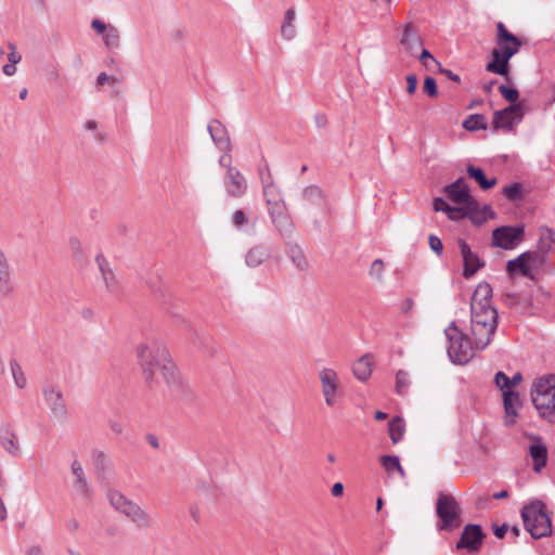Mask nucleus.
<instances>
[{"mask_svg":"<svg viewBox=\"0 0 555 555\" xmlns=\"http://www.w3.org/2000/svg\"><path fill=\"white\" fill-rule=\"evenodd\" d=\"M380 462L384 468L388 472L397 470L401 477H405V472L400 464V460L397 455H383Z\"/></svg>","mask_w":555,"mask_h":555,"instance_id":"nucleus-36","label":"nucleus"},{"mask_svg":"<svg viewBox=\"0 0 555 555\" xmlns=\"http://www.w3.org/2000/svg\"><path fill=\"white\" fill-rule=\"evenodd\" d=\"M231 162H232V157L230 154H224L222 155L220 158H219V165L224 167L227 169V171L229 170V168H233L231 166Z\"/></svg>","mask_w":555,"mask_h":555,"instance_id":"nucleus-61","label":"nucleus"},{"mask_svg":"<svg viewBox=\"0 0 555 555\" xmlns=\"http://www.w3.org/2000/svg\"><path fill=\"white\" fill-rule=\"evenodd\" d=\"M410 386V377L408 372L405 371H398L396 375V391L398 395H405L408 391V388Z\"/></svg>","mask_w":555,"mask_h":555,"instance_id":"nucleus-39","label":"nucleus"},{"mask_svg":"<svg viewBox=\"0 0 555 555\" xmlns=\"http://www.w3.org/2000/svg\"><path fill=\"white\" fill-rule=\"evenodd\" d=\"M528 452L533 460V469L540 472L547 460V448L540 437H532V441L528 448Z\"/></svg>","mask_w":555,"mask_h":555,"instance_id":"nucleus-20","label":"nucleus"},{"mask_svg":"<svg viewBox=\"0 0 555 555\" xmlns=\"http://www.w3.org/2000/svg\"><path fill=\"white\" fill-rule=\"evenodd\" d=\"M258 175L262 186V195L272 224L281 237L285 240L291 238L294 233L295 225L288 214L281 190L275 183L267 163L259 166Z\"/></svg>","mask_w":555,"mask_h":555,"instance_id":"nucleus-3","label":"nucleus"},{"mask_svg":"<svg viewBox=\"0 0 555 555\" xmlns=\"http://www.w3.org/2000/svg\"><path fill=\"white\" fill-rule=\"evenodd\" d=\"M10 369H11V373H12V377L14 379L15 386L18 389H24L27 385V378L23 372L22 366L15 359H12L10 361Z\"/></svg>","mask_w":555,"mask_h":555,"instance_id":"nucleus-35","label":"nucleus"},{"mask_svg":"<svg viewBox=\"0 0 555 555\" xmlns=\"http://www.w3.org/2000/svg\"><path fill=\"white\" fill-rule=\"evenodd\" d=\"M485 534L479 525H467L464 527L461 538L456 544L457 548H468L470 551H477L481 544Z\"/></svg>","mask_w":555,"mask_h":555,"instance_id":"nucleus-16","label":"nucleus"},{"mask_svg":"<svg viewBox=\"0 0 555 555\" xmlns=\"http://www.w3.org/2000/svg\"><path fill=\"white\" fill-rule=\"evenodd\" d=\"M137 357L145 382L153 387L160 379L168 386L178 382L179 374L166 346L157 340L143 341L137 347Z\"/></svg>","mask_w":555,"mask_h":555,"instance_id":"nucleus-1","label":"nucleus"},{"mask_svg":"<svg viewBox=\"0 0 555 555\" xmlns=\"http://www.w3.org/2000/svg\"><path fill=\"white\" fill-rule=\"evenodd\" d=\"M116 82V78L115 77H109L106 73H101L98 78H96V82L98 85L100 86H103L105 83H109V82Z\"/></svg>","mask_w":555,"mask_h":555,"instance_id":"nucleus-60","label":"nucleus"},{"mask_svg":"<svg viewBox=\"0 0 555 555\" xmlns=\"http://www.w3.org/2000/svg\"><path fill=\"white\" fill-rule=\"evenodd\" d=\"M224 188L229 196L240 198L247 191V180L236 168H229L224 178Z\"/></svg>","mask_w":555,"mask_h":555,"instance_id":"nucleus-15","label":"nucleus"},{"mask_svg":"<svg viewBox=\"0 0 555 555\" xmlns=\"http://www.w3.org/2000/svg\"><path fill=\"white\" fill-rule=\"evenodd\" d=\"M8 61L11 64H18L22 61V54L18 51L9 52Z\"/></svg>","mask_w":555,"mask_h":555,"instance_id":"nucleus-62","label":"nucleus"},{"mask_svg":"<svg viewBox=\"0 0 555 555\" xmlns=\"http://www.w3.org/2000/svg\"><path fill=\"white\" fill-rule=\"evenodd\" d=\"M288 255L295 266L300 270H306L308 267L307 259L302 250L297 245H291L288 248Z\"/></svg>","mask_w":555,"mask_h":555,"instance_id":"nucleus-37","label":"nucleus"},{"mask_svg":"<svg viewBox=\"0 0 555 555\" xmlns=\"http://www.w3.org/2000/svg\"><path fill=\"white\" fill-rule=\"evenodd\" d=\"M524 255L534 273L537 270H539L543 267V264L546 261L547 254H545L544 251H542L538 248V250H534V251H526V253H524Z\"/></svg>","mask_w":555,"mask_h":555,"instance_id":"nucleus-34","label":"nucleus"},{"mask_svg":"<svg viewBox=\"0 0 555 555\" xmlns=\"http://www.w3.org/2000/svg\"><path fill=\"white\" fill-rule=\"evenodd\" d=\"M399 308H400V311L408 315L412 312L413 308H414V301L412 298H404L400 305H399Z\"/></svg>","mask_w":555,"mask_h":555,"instance_id":"nucleus-53","label":"nucleus"},{"mask_svg":"<svg viewBox=\"0 0 555 555\" xmlns=\"http://www.w3.org/2000/svg\"><path fill=\"white\" fill-rule=\"evenodd\" d=\"M70 470L75 477L73 487L76 493L83 499H89L93 491L86 477L81 463L78 460H74L70 465Z\"/></svg>","mask_w":555,"mask_h":555,"instance_id":"nucleus-18","label":"nucleus"},{"mask_svg":"<svg viewBox=\"0 0 555 555\" xmlns=\"http://www.w3.org/2000/svg\"><path fill=\"white\" fill-rule=\"evenodd\" d=\"M446 214L448 215V217L451 220H459V219H462L465 217V210L463 209V206L462 207L449 206Z\"/></svg>","mask_w":555,"mask_h":555,"instance_id":"nucleus-50","label":"nucleus"},{"mask_svg":"<svg viewBox=\"0 0 555 555\" xmlns=\"http://www.w3.org/2000/svg\"><path fill=\"white\" fill-rule=\"evenodd\" d=\"M318 376L321 383L325 404L331 408L336 405L341 396L338 374L333 369L323 367L320 370Z\"/></svg>","mask_w":555,"mask_h":555,"instance_id":"nucleus-11","label":"nucleus"},{"mask_svg":"<svg viewBox=\"0 0 555 555\" xmlns=\"http://www.w3.org/2000/svg\"><path fill=\"white\" fill-rule=\"evenodd\" d=\"M26 555H43V552L39 545H33L28 548Z\"/></svg>","mask_w":555,"mask_h":555,"instance_id":"nucleus-64","label":"nucleus"},{"mask_svg":"<svg viewBox=\"0 0 555 555\" xmlns=\"http://www.w3.org/2000/svg\"><path fill=\"white\" fill-rule=\"evenodd\" d=\"M506 271L511 275L514 274L516 271H519V273L522 276H526V278L531 279V280L534 279V273H533L531 267L529 266V263H528L524 253L520 254L515 259H512V260H509L507 262Z\"/></svg>","mask_w":555,"mask_h":555,"instance_id":"nucleus-26","label":"nucleus"},{"mask_svg":"<svg viewBox=\"0 0 555 555\" xmlns=\"http://www.w3.org/2000/svg\"><path fill=\"white\" fill-rule=\"evenodd\" d=\"M270 256V251L263 245H255L245 256V263L250 268H257L264 262Z\"/></svg>","mask_w":555,"mask_h":555,"instance_id":"nucleus-25","label":"nucleus"},{"mask_svg":"<svg viewBox=\"0 0 555 555\" xmlns=\"http://www.w3.org/2000/svg\"><path fill=\"white\" fill-rule=\"evenodd\" d=\"M423 89H424V92L428 96H430V98H437L438 96L437 83H436V80L433 77L427 76L425 78Z\"/></svg>","mask_w":555,"mask_h":555,"instance_id":"nucleus-47","label":"nucleus"},{"mask_svg":"<svg viewBox=\"0 0 555 555\" xmlns=\"http://www.w3.org/2000/svg\"><path fill=\"white\" fill-rule=\"evenodd\" d=\"M388 431L390 440L393 444H397L403 438L405 431V425L401 417H393L388 424Z\"/></svg>","mask_w":555,"mask_h":555,"instance_id":"nucleus-31","label":"nucleus"},{"mask_svg":"<svg viewBox=\"0 0 555 555\" xmlns=\"http://www.w3.org/2000/svg\"><path fill=\"white\" fill-rule=\"evenodd\" d=\"M487 127H488L487 119L481 114L469 115L463 121V128L468 131L485 130V129H487Z\"/></svg>","mask_w":555,"mask_h":555,"instance_id":"nucleus-33","label":"nucleus"},{"mask_svg":"<svg viewBox=\"0 0 555 555\" xmlns=\"http://www.w3.org/2000/svg\"><path fill=\"white\" fill-rule=\"evenodd\" d=\"M491 298L492 287L486 282L479 283L472 296L470 332L477 349H485L491 343L498 327V312Z\"/></svg>","mask_w":555,"mask_h":555,"instance_id":"nucleus-2","label":"nucleus"},{"mask_svg":"<svg viewBox=\"0 0 555 555\" xmlns=\"http://www.w3.org/2000/svg\"><path fill=\"white\" fill-rule=\"evenodd\" d=\"M436 514L439 518L437 528L440 531H453L462 525V508L456 499L449 493H438Z\"/></svg>","mask_w":555,"mask_h":555,"instance_id":"nucleus-8","label":"nucleus"},{"mask_svg":"<svg viewBox=\"0 0 555 555\" xmlns=\"http://www.w3.org/2000/svg\"><path fill=\"white\" fill-rule=\"evenodd\" d=\"M496 48L492 51V61L486 65L490 73L501 76L508 75V61L518 53L521 41L505 27L504 23H496Z\"/></svg>","mask_w":555,"mask_h":555,"instance_id":"nucleus-4","label":"nucleus"},{"mask_svg":"<svg viewBox=\"0 0 555 555\" xmlns=\"http://www.w3.org/2000/svg\"><path fill=\"white\" fill-rule=\"evenodd\" d=\"M406 91L410 94H413L417 87V77L415 75H409L406 76Z\"/></svg>","mask_w":555,"mask_h":555,"instance_id":"nucleus-55","label":"nucleus"},{"mask_svg":"<svg viewBox=\"0 0 555 555\" xmlns=\"http://www.w3.org/2000/svg\"><path fill=\"white\" fill-rule=\"evenodd\" d=\"M94 461H95L98 469L101 473L107 472V470L112 469V467H113L112 460L103 451L96 452V454L94 456Z\"/></svg>","mask_w":555,"mask_h":555,"instance_id":"nucleus-41","label":"nucleus"},{"mask_svg":"<svg viewBox=\"0 0 555 555\" xmlns=\"http://www.w3.org/2000/svg\"><path fill=\"white\" fill-rule=\"evenodd\" d=\"M43 400L50 411L51 418L57 424H65L69 411L60 386L49 383L42 386Z\"/></svg>","mask_w":555,"mask_h":555,"instance_id":"nucleus-10","label":"nucleus"},{"mask_svg":"<svg viewBox=\"0 0 555 555\" xmlns=\"http://www.w3.org/2000/svg\"><path fill=\"white\" fill-rule=\"evenodd\" d=\"M111 26L112 25H107L99 18H94L91 22L92 29H94L98 34H100L102 36L111 28Z\"/></svg>","mask_w":555,"mask_h":555,"instance_id":"nucleus-51","label":"nucleus"},{"mask_svg":"<svg viewBox=\"0 0 555 555\" xmlns=\"http://www.w3.org/2000/svg\"><path fill=\"white\" fill-rule=\"evenodd\" d=\"M494 383L502 393L505 392V390H512L509 377L504 372L499 371L495 373Z\"/></svg>","mask_w":555,"mask_h":555,"instance_id":"nucleus-46","label":"nucleus"},{"mask_svg":"<svg viewBox=\"0 0 555 555\" xmlns=\"http://www.w3.org/2000/svg\"><path fill=\"white\" fill-rule=\"evenodd\" d=\"M503 405L505 411V423L507 425L515 423V417L517 416V410L521 405L519 393L512 389L505 390L503 392Z\"/></svg>","mask_w":555,"mask_h":555,"instance_id":"nucleus-23","label":"nucleus"},{"mask_svg":"<svg viewBox=\"0 0 555 555\" xmlns=\"http://www.w3.org/2000/svg\"><path fill=\"white\" fill-rule=\"evenodd\" d=\"M103 41L107 49H117L120 43V34L117 27L111 26V28L103 35Z\"/></svg>","mask_w":555,"mask_h":555,"instance_id":"nucleus-38","label":"nucleus"},{"mask_svg":"<svg viewBox=\"0 0 555 555\" xmlns=\"http://www.w3.org/2000/svg\"><path fill=\"white\" fill-rule=\"evenodd\" d=\"M296 18V12L294 9H288L285 12L283 23L281 25V35L286 40H292L296 36V27L294 21Z\"/></svg>","mask_w":555,"mask_h":555,"instance_id":"nucleus-29","label":"nucleus"},{"mask_svg":"<svg viewBox=\"0 0 555 555\" xmlns=\"http://www.w3.org/2000/svg\"><path fill=\"white\" fill-rule=\"evenodd\" d=\"M524 233V225L496 228L492 232V244L503 249H513L522 240Z\"/></svg>","mask_w":555,"mask_h":555,"instance_id":"nucleus-13","label":"nucleus"},{"mask_svg":"<svg viewBox=\"0 0 555 555\" xmlns=\"http://www.w3.org/2000/svg\"><path fill=\"white\" fill-rule=\"evenodd\" d=\"M95 262L100 269L102 280L104 282L105 288L113 294L118 292V283L115 278L114 271L109 267L107 260L103 255H98L95 257Z\"/></svg>","mask_w":555,"mask_h":555,"instance_id":"nucleus-24","label":"nucleus"},{"mask_svg":"<svg viewBox=\"0 0 555 555\" xmlns=\"http://www.w3.org/2000/svg\"><path fill=\"white\" fill-rule=\"evenodd\" d=\"M384 271L385 264L382 259H375L369 270V275L376 280L377 282H383L384 280Z\"/></svg>","mask_w":555,"mask_h":555,"instance_id":"nucleus-40","label":"nucleus"},{"mask_svg":"<svg viewBox=\"0 0 555 555\" xmlns=\"http://www.w3.org/2000/svg\"><path fill=\"white\" fill-rule=\"evenodd\" d=\"M444 194L456 204H463L470 199L469 189L463 178L444 186Z\"/></svg>","mask_w":555,"mask_h":555,"instance_id":"nucleus-22","label":"nucleus"},{"mask_svg":"<svg viewBox=\"0 0 555 555\" xmlns=\"http://www.w3.org/2000/svg\"><path fill=\"white\" fill-rule=\"evenodd\" d=\"M401 44L410 52L413 53L416 46L421 44L420 38L415 36L413 25L406 24L401 38Z\"/></svg>","mask_w":555,"mask_h":555,"instance_id":"nucleus-32","label":"nucleus"},{"mask_svg":"<svg viewBox=\"0 0 555 555\" xmlns=\"http://www.w3.org/2000/svg\"><path fill=\"white\" fill-rule=\"evenodd\" d=\"M449 206L450 205H448L447 202L443 198H441V197H436L434 199V209L436 211H443V212H446L448 210Z\"/></svg>","mask_w":555,"mask_h":555,"instance_id":"nucleus-57","label":"nucleus"},{"mask_svg":"<svg viewBox=\"0 0 555 555\" xmlns=\"http://www.w3.org/2000/svg\"><path fill=\"white\" fill-rule=\"evenodd\" d=\"M331 493L333 496L338 498L344 493V485L341 482H336L333 485L331 489Z\"/></svg>","mask_w":555,"mask_h":555,"instance_id":"nucleus-63","label":"nucleus"},{"mask_svg":"<svg viewBox=\"0 0 555 555\" xmlns=\"http://www.w3.org/2000/svg\"><path fill=\"white\" fill-rule=\"evenodd\" d=\"M499 91L506 101L511 102L512 104H516L515 102L519 98V92L517 89L501 85L499 87Z\"/></svg>","mask_w":555,"mask_h":555,"instance_id":"nucleus-45","label":"nucleus"},{"mask_svg":"<svg viewBox=\"0 0 555 555\" xmlns=\"http://www.w3.org/2000/svg\"><path fill=\"white\" fill-rule=\"evenodd\" d=\"M418 60L421 62L424 63L425 66H428V64L426 63V60H430L433 61L435 64H437L438 66H440V63L430 54V52L426 49H423L422 50V53L421 55L418 56Z\"/></svg>","mask_w":555,"mask_h":555,"instance_id":"nucleus-58","label":"nucleus"},{"mask_svg":"<svg viewBox=\"0 0 555 555\" xmlns=\"http://www.w3.org/2000/svg\"><path fill=\"white\" fill-rule=\"evenodd\" d=\"M449 340L448 356L453 363L466 364L474 357V346L468 336L452 322L444 331Z\"/></svg>","mask_w":555,"mask_h":555,"instance_id":"nucleus-9","label":"nucleus"},{"mask_svg":"<svg viewBox=\"0 0 555 555\" xmlns=\"http://www.w3.org/2000/svg\"><path fill=\"white\" fill-rule=\"evenodd\" d=\"M107 499L112 507L124 515L128 520L135 524L138 527H149L152 524L151 515L141 507L137 502L127 498L118 490H109Z\"/></svg>","mask_w":555,"mask_h":555,"instance_id":"nucleus-6","label":"nucleus"},{"mask_svg":"<svg viewBox=\"0 0 555 555\" xmlns=\"http://www.w3.org/2000/svg\"><path fill=\"white\" fill-rule=\"evenodd\" d=\"M502 193L507 199L517 201L522 196V186L520 183H513L505 186Z\"/></svg>","mask_w":555,"mask_h":555,"instance_id":"nucleus-43","label":"nucleus"},{"mask_svg":"<svg viewBox=\"0 0 555 555\" xmlns=\"http://www.w3.org/2000/svg\"><path fill=\"white\" fill-rule=\"evenodd\" d=\"M68 244L75 255H77V256L82 255V244L78 237L72 236L68 241Z\"/></svg>","mask_w":555,"mask_h":555,"instance_id":"nucleus-52","label":"nucleus"},{"mask_svg":"<svg viewBox=\"0 0 555 555\" xmlns=\"http://www.w3.org/2000/svg\"><path fill=\"white\" fill-rule=\"evenodd\" d=\"M469 219H470V221H472L474 224H476V225H480V224H482L483 222H486V221H487L488 216H487V215H485V212H483V211H480V210H479V211H477V212L475 211V212H474V215H472V216L469 217Z\"/></svg>","mask_w":555,"mask_h":555,"instance_id":"nucleus-54","label":"nucleus"},{"mask_svg":"<svg viewBox=\"0 0 555 555\" xmlns=\"http://www.w3.org/2000/svg\"><path fill=\"white\" fill-rule=\"evenodd\" d=\"M428 243H429V247L430 249L437 254L438 256H440L442 254V249H443V244L441 242V240L434 235V234H430L429 237H428Z\"/></svg>","mask_w":555,"mask_h":555,"instance_id":"nucleus-48","label":"nucleus"},{"mask_svg":"<svg viewBox=\"0 0 555 555\" xmlns=\"http://www.w3.org/2000/svg\"><path fill=\"white\" fill-rule=\"evenodd\" d=\"M530 395L538 415L547 423L555 424V374L534 378Z\"/></svg>","mask_w":555,"mask_h":555,"instance_id":"nucleus-5","label":"nucleus"},{"mask_svg":"<svg viewBox=\"0 0 555 555\" xmlns=\"http://www.w3.org/2000/svg\"><path fill=\"white\" fill-rule=\"evenodd\" d=\"M352 372L356 378L365 382L372 374V362L369 354H364L357 360L352 366Z\"/></svg>","mask_w":555,"mask_h":555,"instance_id":"nucleus-28","label":"nucleus"},{"mask_svg":"<svg viewBox=\"0 0 555 555\" xmlns=\"http://www.w3.org/2000/svg\"><path fill=\"white\" fill-rule=\"evenodd\" d=\"M16 291V283L14 280L11 264L0 248V296L11 297Z\"/></svg>","mask_w":555,"mask_h":555,"instance_id":"nucleus-14","label":"nucleus"},{"mask_svg":"<svg viewBox=\"0 0 555 555\" xmlns=\"http://www.w3.org/2000/svg\"><path fill=\"white\" fill-rule=\"evenodd\" d=\"M459 246L464 262L463 275L469 279L483 267V262L479 259L477 254L472 251L469 245L464 240H459Z\"/></svg>","mask_w":555,"mask_h":555,"instance_id":"nucleus-17","label":"nucleus"},{"mask_svg":"<svg viewBox=\"0 0 555 555\" xmlns=\"http://www.w3.org/2000/svg\"><path fill=\"white\" fill-rule=\"evenodd\" d=\"M463 205V209L465 210V217L468 218L472 215H474L475 211L477 212L480 210L478 203L472 196L468 202H464Z\"/></svg>","mask_w":555,"mask_h":555,"instance_id":"nucleus-49","label":"nucleus"},{"mask_svg":"<svg viewBox=\"0 0 555 555\" xmlns=\"http://www.w3.org/2000/svg\"><path fill=\"white\" fill-rule=\"evenodd\" d=\"M108 426L109 429L116 435H121L124 433V425L117 420H109Z\"/></svg>","mask_w":555,"mask_h":555,"instance_id":"nucleus-56","label":"nucleus"},{"mask_svg":"<svg viewBox=\"0 0 555 555\" xmlns=\"http://www.w3.org/2000/svg\"><path fill=\"white\" fill-rule=\"evenodd\" d=\"M521 518L526 530L533 539L546 537L552 531L551 518L541 501L532 502L522 507Z\"/></svg>","mask_w":555,"mask_h":555,"instance_id":"nucleus-7","label":"nucleus"},{"mask_svg":"<svg viewBox=\"0 0 555 555\" xmlns=\"http://www.w3.org/2000/svg\"><path fill=\"white\" fill-rule=\"evenodd\" d=\"M304 197L310 203H319L323 198L322 190L317 185H310L304 190Z\"/></svg>","mask_w":555,"mask_h":555,"instance_id":"nucleus-42","label":"nucleus"},{"mask_svg":"<svg viewBox=\"0 0 555 555\" xmlns=\"http://www.w3.org/2000/svg\"><path fill=\"white\" fill-rule=\"evenodd\" d=\"M249 222L248 217L242 209H237L232 215V223L238 231H243Z\"/></svg>","mask_w":555,"mask_h":555,"instance_id":"nucleus-44","label":"nucleus"},{"mask_svg":"<svg viewBox=\"0 0 555 555\" xmlns=\"http://www.w3.org/2000/svg\"><path fill=\"white\" fill-rule=\"evenodd\" d=\"M466 171L469 178L474 179L482 190H489L493 188L498 182L496 178L494 177L490 179L487 178L483 170L479 167L468 165Z\"/></svg>","mask_w":555,"mask_h":555,"instance_id":"nucleus-27","label":"nucleus"},{"mask_svg":"<svg viewBox=\"0 0 555 555\" xmlns=\"http://www.w3.org/2000/svg\"><path fill=\"white\" fill-rule=\"evenodd\" d=\"M0 444L11 456H20L21 447L18 438L10 425H5L0 429Z\"/></svg>","mask_w":555,"mask_h":555,"instance_id":"nucleus-21","label":"nucleus"},{"mask_svg":"<svg viewBox=\"0 0 555 555\" xmlns=\"http://www.w3.org/2000/svg\"><path fill=\"white\" fill-rule=\"evenodd\" d=\"M524 117V109L520 103L511 104L509 106L496 111L493 114L492 127L493 130L511 131L514 126L518 125Z\"/></svg>","mask_w":555,"mask_h":555,"instance_id":"nucleus-12","label":"nucleus"},{"mask_svg":"<svg viewBox=\"0 0 555 555\" xmlns=\"http://www.w3.org/2000/svg\"><path fill=\"white\" fill-rule=\"evenodd\" d=\"M555 247V231L551 228L540 229V238L538 248L548 254Z\"/></svg>","mask_w":555,"mask_h":555,"instance_id":"nucleus-30","label":"nucleus"},{"mask_svg":"<svg viewBox=\"0 0 555 555\" xmlns=\"http://www.w3.org/2000/svg\"><path fill=\"white\" fill-rule=\"evenodd\" d=\"M214 143L225 152L231 150V141L227 128L217 119H212L207 127Z\"/></svg>","mask_w":555,"mask_h":555,"instance_id":"nucleus-19","label":"nucleus"},{"mask_svg":"<svg viewBox=\"0 0 555 555\" xmlns=\"http://www.w3.org/2000/svg\"><path fill=\"white\" fill-rule=\"evenodd\" d=\"M439 70H440V73L442 75L448 77L450 80L455 81V82H460L461 81L460 76L457 74L453 73L452 70L447 69V68H442L441 66H439Z\"/></svg>","mask_w":555,"mask_h":555,"instance_id":"nucleus-59","label":"nucleus"}]
</instances>
